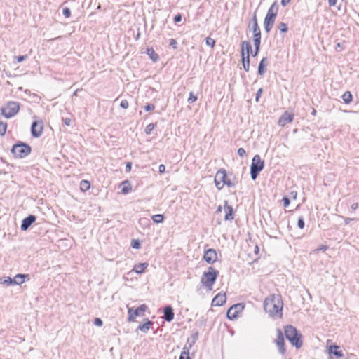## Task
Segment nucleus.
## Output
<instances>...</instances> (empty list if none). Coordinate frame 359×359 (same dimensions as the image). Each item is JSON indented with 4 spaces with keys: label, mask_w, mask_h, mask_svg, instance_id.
I'll return each instance as SVG.
<instances>
[{
    "label": "nucleus",
    "mask_w": 359,
    "mask_h": 359,
    "mask_svg": "<svg viewBox=\"0 0 359 359\" xmlns=\"http://www.w3.org/2000/svg\"><path fill=\"white\" fill-rule=\"evenodd\" d=\"M264 309L272 317H281L283 302L281 297L278 294H271L266 298L264 302Z\"/></svg>",
    "instance_id": "f257e3e1"
},
{
    "label": "nucleus",
    "mask_w": 359,
    "mask_h": 359,
    "mask_svg": "<svg viewBox=\"0 0 359 359\" xmlns=\"http://www.w3.org/2000/svg\"><path fill=\"white\" fill-rule=\"evenodd\" d=\"M278 11V5L277 2H273L267 11L264 20V27L266 32L269 33L275 22L276 18Z\"/></svg>",
    "instance_id": "f03ea898"
},
{
    "label": "nucleus",
    "mask_w": 359,
    "mask_h": 359,
    "mask_svg": "<svg viewBox=\"0 0 359 359\" xmlns=\"http://www.w3.org/2000/svg\"><path fill=\"white\" fill-rule=\"evenodd\" d=\"M285 334L288 341L297 348L302 346V341L300 339L301 335L298 333L297 329L292 325L285 327Z\"/></svg>",
    "instance_id": "7ed1b4c3"
},
{
    "label": "nucleus",
    "mask_w": 359,
    "mask_h": 359,
    "mask_svg": "<svg viewBox=\"0 0 359 359\" xmlns=\"http://www.w3.org/2000/svg\"><path fill=\"white\" fill-rule=\"evenodd\" d=\"M218 275V271L214 268L210 266L208 271H205L201 277V283L209 290L212 289V285L215 283Z\"/></svg>",
    "instance_id": "20e7f679"
},
{
    "label": "nucleus",
    "mask_w": 359,
    "mask_h": 359,
    "mask_svg": "<svg viewBox=\"0 0 359 359\" xmlns=\"http://www.w3.org/2000/svg\"><path fill=\"white\" fill-rule=\"evenodd\" d=\"M264 161L261 158L260 156L255 155L252 160L250 165V175L253 180L257 178L259 173L264 169Z\"/></svg>",
    "instance_id": "39448f33"
},
{
    "label": "nucleus",
    "mask_w": 359,
    "mask_h": 359,
    "mask_svg": "<svg viewBox=\"0 0 359 359\" xmlns=\"http://www.w3.org/2000/svg\"><path fill=\"white\" fill-rule=\"evenodd\" d=\"M11 152L15 157L22 158L31 153V147L25 143H18L13 146Z\"/></svg>",
    "instance_id": "423d86ee"
},
{
    "label": "nucleus",
    "mask_w": 359,
    "mask_h": 359,
    "mask_svg": "<svg viewBox=\"0 0 359 359\" xmlns=\"http://www.w3.org/2000/svg\"><path fill=\"white\" fill-rule=\"evenodd\" d=\"M20 110V104L17 102H8L5 107L1 108L2 114L6 118L15 116Z\"/></svg>",
    "instance_id": "0eeeda50"
},
{
    "label": "nucleus",
    "mask_w": 359,
    "mask_h": 359,
    "mask_svg": "<svg viewBox=\"0 0 359 359\" xmlns=\"http://www.w3.org/2000/svg\"><path fill=\"white\" fill-rule=\"evenodd\" d=\"M148 309L146 304H142L139 307L135 309H133L131 307L128 308V321L133 322L137 316H144V312Z\"/></svg>",
    "instance_id": "6e6552de"
},
{
    "label": "nucleus",
    "mask_w": 359,
    "mask_h": 359,
    "mask_svg": "<svg viewBox=\"0 0 359 359\" xmlns=\"http://www.w3.org/2000/svg\"><path fill=\"white\" fill-rule=\"evenodd\" d=\"M226 178H227L226 172L224 169H220L217 172L215 177V183L216 187L219 190H221L225 185V183H226Z\"/></svg>",
    "instance_id": "1a4fd4ad"
},
{
    "label": "nucleus",
    "mask_w": 359,
    "mask_h": 359,
    "mask_svg": "<svg viewBox=\"0 0 359 359\" xmlns=\"http://www.w3.org/2000/svg\"><path fill=\"white\" fill-rule=\"evenodd\" d=\"M244 309V306L241 304H236L231 306L226 313L227 318L230 320L235 319L238 317V314Z\"/></svg>",
    "instance_id": "9d476101"
},
{
    "label": "nucleus",
    "mask_w": 359,
    "mask_h": 359,
    "mask_svg": "<svg viewBox=\"0 0 359 359\" xmlns=\"http://www.w3.org/2000/svg\"><path fill=\"white\" fill-rule=\"evenodd\" d=\"M276 346H278V351L280 354L284 355L285 353L284 337L280 329H277V339L275 341Z\"/></svg>",
    "instance_id": "9b49d317"
},
{
    "label": "nucleus",
    "mask_w": 359,
    "mask_h": 359,
    "mask_svg": "<svg viewBox=\"0 0 359 359\" xmlns=\"http://www.w3.org/2000/svg\"><path fill=\"white\" fill-rule=\"evenodd\" d=\"M192 338L193 339L191 341H190L189 339L187 340V345L183 348L180 359H191L189 356V348L195 343V341L197 339V334L193 336Z\"/></svg>",
    "instance_id": "f8f14e48"
},
{
    "label": "nucleus",
    "mask_w": 359,
    "mask_h": 359,
    "mask_svg": "<svg viewBox=\"0 0 359 359\" xmlns=\"http://www.w3.org/2000/svg\"><path fill=\"white\" fill-rule=\"evenodd\" d=\"M43 132V125L41 121H34L31 127L32 135L34 137H39Z\"/></svg>",
    "instance_id": "ddd939ff"
},
{
    "label": "nucleus",
    "mask_w": 359,
    "mask_h": 359,
    "mask_svg": "<svg viewBox=\"0 0 359 359\" xmlns=\"http://www.w3.org/2000/svg\"><path fill=\"white\" fill-rule=\"evenodd\" d=\"M203 258L208 263L213 264L217 259L216 250L212 248L208 249L205 252Z\"/></svg>",
    "instance_id": "4468645a"
},
{
    "label": "nucleus",
    "mask_w": 359,
    "mask_h": 359,
    "mask_svg": "<svg viewBox=\"0 0 359 359\" xmlns=\"http://www.w3.org/2000/svg\"><path fill=\"white\" fill-rule=\"evenodd\" d=\"M294 114L285 111L279 118L278 125L284 126L286 124L291 123L293 121Z\"/></svg>",
    "instance_id": "2eb2a0df"
},
{
    "label": "nucleus",
    "mask_w": 359,
    "mask_h": 359,
    "mask_svg": "<svg viewBox=\"0 0 359 359\" xmlns=\"http://www.w3.org/2000/svg\"><path fill=\"white\" fill-rule=\"evenodd\" d=\"M36 216L33 215H30L28 217H25L22 221L21 229L22 231L27 230L30 227V226L36 221Z\"/></svg>",
    "instance_id": "dca6fc26"
},
{
    "label": "nucleus",
    "mask_w": 359,
    "mask_h": 359,
    "mask_svg": "<svg viewBox=\"0 0 359 359\" xmlns=\"http://www.w3.org/2000/svg\"><path fill=\"white\" fill-rule=\"evenodd\" d=\"M226 301V297L225 294L219 293L217 294L212 301V305L215 306H222Z\"/></svg>",
    "instance_id": "f3484780"
},
{
    "label": "nucleus",
    "mask_w": 359,
    "mask_h": 359,
    "mask_svg": "<svg viewBox=\"0 0 359 359\" xmlns=\"http://www.w3.org/2000/svg\"><path fill=\"white\" fill-rule=\"evenodd\" d=\"M164 313V319L170 322L174 318V312L173 309L171 306H167L164 308L163 310Z\"/></svg>",
    "instance_id": "a211bd4d"
},
{
    "label": "nucleus",
    "mask_w": 359,
    "mask_h": 359,
    "mask_svg": "<svg viewBox=\"0 0 359 359\" xmlns=\"http://www.w3.org/2000/svg\"><path fill=\"white\" fill-rule=\"evenodd\" d=\"M224 212H225L224 219L226 220H233V208L231 206L227 205L226 201H225Z\"/></svg>",
    "instance_id": "6ab92c4d"
},
{
    "label": "nucleus",
    "mask_w": 359,
    "mask_h": 359,
    "mask_svg": "<svg viewBox=\"0 0 359 359\" xmlns=\"http://www.w3.org/2000/svg\"><path fill=\"white\" fill-rule=\"evenodd\" d=\"M241 48L242 56L245 55V50L246 51V55L250 56V53L252 50V47L249 41H243L241 44Z\"/></svg>",
    "instance_id": "aec40b11"
},
{
    "label": "nucleus",
    "mask_w": 359,
    "mask_h": 359,
    "mask_svg": "<svg viewBox=\"0 0 359 359\" xmlns=\"http://www.w3.org/2000/svg\"><path fill=\"white\" fill-rule=\"evenodd\" d=\"M148 265H149L148 263H146V262L135 264L134 266L133 271H135L137 274H141V273H144V270L147 268Z\"/></svg>",
    "instance_id": "412c9836"
},
{
    "label": "nucleus",
    "mask_w": 359,
    "mask_h": 359,
    "mask_svg": "<svg viewBox=\"0 0 359 359\" xmlns=\"http://www.w3.org/2000/svg\"><path fill=\"white\" fill-rule=\"evenodd\" d=\"M153 325V322L149 320L148 319L147 320L146 323H143V324H140L139 326H138V329L140 330L142 332H143L144 333H147L149 332V330H150L151 328V326Z\"/></svg>",
    "instance_id": "4be33fe9"
},
{
    "label": "nucleus",
    "mask_w": 359,
    "mask_h": 359,
    "mask_svg": "<svg viewBox=\"0 0 359 359\" xmlns=\"http://www.w3.org/2000/svg\"><path fill=\"white\" fill-rule=\"evenodd\" d=\"M28 278V275L17 274L13 278L14 285H21L25 281V278Z\"/></svg>",
    "instance_id": "5701e85b"
},
{
    "label": "nucleus",
    "mask_w": 359,
    "mask_h": 359,
    "mask_svg": "<svg viewBox=\"0 0 359 359\" xmlns=\"http://www.w3.org/2000/svg\"><path fill=\"white\" fill-rule=\"evenodd\" d=\"M267 65V58L266 57H264L259 62V67H258V74L261 76L264 75L265 72H266V69H265V67Z\"/></svg>",
    "instance_id": "b1692460"
},
{
    "label": "nucleus",
    "mask_w": 359,
    "mask_h": 359,
    "mask_svg": "<svg viewBox=\"0 0 359 359\" xmlns=\"http://www.w3.org/2000/svg\"><path fill=\"white\" fill-rule=\"evenodd\" d=\"M147 53L150 57V59L154 62H156L159 58L158 54L154 51V50L152 48H148L147 49Z\"/></svg>",
    "instance_id": "393cba45"
},
{
    "label": "nucleus",
    "mask_w": 359,
    "mask_h": 359,
    "mask_svg": "<svg viewBox=\"0 0 359 359\" xmlns=\"http://www.w3.org/2000/svg\"><path fill=\"white\" fill-rule=\"evenodd\" d=\"M121 186H123L121 193L123 194H127L132 190L131 186L127 180L123 182Z\"/></svg>",
    "instance_id": "a878e982"
},
{
    "label": "nucleus",
    "mask_w": 359,
    "mask_h": 359,
    "mask_svg": "<svg viewBox=\"0 0 359 359\" xmlns=\"http://www.w3.org/2000/svg\"><path fill=\"white\" fill-rule=\"evenodd\" d=\"M339 346H330L329 348L330 353H332L337 357L343 356V354L341 351H338Z\"/></svg>",
    "instance_id": "bb28decb"
},
{
    "label": "nucleus",
    "mask_w": 359,
    "mask_h": 359,
    "mask_svg": "<svg viewBox=\"0 0 359 359\" xmlns=\"http://www.w3.org/2000/svg\"><path fill=\"white\" fill-rule=\"evenodd\" d=\"M243 69L246 72H249L250 69V56H242Z\"/></svg>",
    "instance_id": "cd10ccee"
},
{
    "label": "nucleus",
    "mask_w": 359,
    "mask_h": 359,
    "mask_svg": "<svg viewBox=\"0 0 359 359\" xmlns=\"http://www.w3.org/2000/svg\"><path fill=\"white\" fill-rule=\"evenodd\" d=\"M252 30L253 33L260 32V29L258 26L257 16L255 15L252 18Z\"/></svg>",
    "instance_id": "c85d7f7f"
},
{
    "label": "nucleus",
    "mask_w": 359,
    "mask_h": 359,
    "mask_svg": "<svg viewBox=\"0 0 359 359\" xmlns=\"http://www.w3.org/2000/svg\"><path fill=\"white\" fill-rule=\"evenodd\" d=\"M342 99L346 104H349L353 99L352 94L349 91H346L342 95Z\"/></svg>",
    "instance_id": "c756f323"
},
{
    "label": "nucleus",
    "mask_w": 359,
    "mask_h": 359,
    "mask_svg": "<svg viewBox=\"0 0 359 359\" xmlns=\"http://www.w3.org/2000/svg\"><path fill=\"white\" fill-rule=\"evenodd\" d=\"M90 187V182L86 180H82L80 183V189L83 191H88Z\"/></svg>",
    "instance_id": "7c9ffc66"
},
{
    "label": "nucleus",
    "mask_w": 359,
    "mask_h": 359,
    "mask_svg": "<svg viewBox=\"0 0 359 359\" xmlns=\"http://www.w3.org/2000/svg\"><path fill=\"white\" fill-rule=\"evenodd\" d=\"M163 219H164V216L161 214H157V215L152 216V220L154 221V222H155L156 224L163 222Z\"/></svg>",
    "instance_id": "2f4dec72"
},
{
    "label": "nucleus",
    "mask_w": 359,
    "mask_h": 359,
    "mask_svg": "<svg viewBox=\"0 0 359 359\" xmlns=\"http://www.w3.org/2000/svg\"><path fill=\"white\" fill-rule=\"evenodd\" d=\"M278 28L282 33H285L288 30L287 25L285 22L279 23Z\"/></svg>",
    "instance_id": "473e14b6"
},
{
    "label": "nucleus",
    "mask_w": 359,
    "mask_h": 359,
    "mask_svg": "<svg viewBox=\"0 0 359 359\" xmlns=\"http://www.w3.org/2000/svg\"><path fill=\"white\" fill-rule=\"evenodd\" d=\"M7 124L4 122H0V135H4L6 133Z\"/></svg>",
    "instance_id": "72a5a7b5"
},
{
    "label": "nucleus",
    "mask_w": 359,
    "mask_h": 359,
    "mask_svg": "<svg viewBox=\"0 0 359 359\" xmlns=\"http://www.w3.org/2000/svg\"><path fill=\"white\" fill-rule=\"evenodd\" d=\"M205 43H206L207 46L212 48V47H214V46L215 44V41L211 37H207L205 39Z\"/></svg>",
    "instance_id": "f704fd0d"
},
{
    "label": "nucleus",
    "mask_w": 359,
    "mask_h": 359,
    "mask_svg": "<svg viewBox=\"0 0 359 359\" xmlns=\"http://www.w3.org/2000/svg\"><path fill=\"white\" fill-rule=\"evenodd\" d=\"M196 100H197V97L195 96L192 92H191L189 94V97L187 100V102L189 104H191V103H194V102H196Z\"/></svg>",
    "instance_id": "c9c22d12"
},
{
    "label": "nucleus",
    "mask_w": 359,
    "mask_h": 359,
    "mask_svg": "<svg viewBox=\"0 0 359 359\" xmlns=\"http://www.w3.org/2000/svg\"><path fill=\"white\" fill-rule=\"evenodd\" d=\"M132 248L135 249H139L140 248V243L138 240H133L131 242Z\"/></svg>",
    "instance_id": "e433bc0d"
},
{
    "label": "nucleus",
    "mask_w": 359,
    "mask_h": 359,
    "mask_svg": "<svg viewBox=\"0 0 359 359\" xmlns=\"http://www.w3.org/2000/svg\"><path fill=\"white\" fill-rule=\"evenodd\" d=\"M297 226L299 229H303L304 227V220L302 216H300L298 219Z\"/></svg>",
    "instance_id": "4c0bfd02"
},
{
    "label": "nucleus",
    "mask_w": 359,
    "mask_h": 359,
    "mask_svg": "<svg viewBox=\"0 0 359 359\" xmlns=\"http://www.w3.org/2000/svg\"><path fill=\"white\" fill-rule=\"evenodd\" d=\"M154 124L150 123L147 126V127L145 128V133L147 134H150L151 132L154 130Z\"/></svg>",
    "instance_id": "58836bf2"
},
{
    "label": "nucleus",
    "mask_w": 359,
    "mask_h": 359,
    "mask_svg": "<svg viewBox=\"0 0 359 359\" xmlns=\"http://www.w3.org/2000/svg\"><path fill=\"white\" fill-rule=\"evenodd\" d=\"M4 283L7 285H14L13 278H11V277H6L4 280Z\"/></svg>",
    "instance_id": "ea45409f"
},
{
    "label": "nucleus",
    "mask_w": 359,
    "mask_h": 359,
    "mask_svg": "<svg viewBox=\"0 0 359 359\" xmlns=\"http://www.w3.org/2000/svg\"><path fill=\"white\" fill-rule=\"evenodd\" d=\"M62 13L66 18H69L71 16V11L68 8H64L62 10Z\"/></svg>",
    "instance_id": "a19ab883"
},
{
    "label": "nucleus",
    "mask_w": 359,
    "mask_h": 359,
    "mask_svg": "<svg viewBox=\"0 0 359 359\" xmlns=\"http://www.w3.org/2000/svg\"><path fill=\"white\" fill-rule=\"evenodd\" d=\"M120 106L123 109H127L129 106L128 102L126 100H123L121 102Z\"/></svg>",
    "instance_id": "79ce46f5"
},
{
    "label": "nucleus",
    "mask_w": 359,
    "mask_h": 359,
    "mask_svg": "<svg viewBox=\"0 0 359 359\" xmlns=\"http://www.w3.org/2000/svg\"><path fill=\"white\" fill-rule=\"evenodd\" d=\"M262 93V88H259L256 93L255 101L257 102H259V97H261Z\"/></svg>",
    "instance_id": "37998d69"
},
{
    "label": "nucleus",
    "mask_w": 359,
    "mask_h": 359,
    "mask_svg": "<svg viewBox=\"0 0 359 359\" xmlns=\"http://www.w3.org/2000/svg\"><path fill=\"white\" fill-rule=\"evenodd\" d=\"M238 154L241 156V157H243L244 156H245L246 154V152H245V150L243 149V148H239L238 149Z\"/></svg>",
    "instance_id": "c03bdc74"
},
{
    "label": "nucleus",
    "mask_w": 359,
    "mask_h": 359,
    "mask_svg": "<svg viewBox=\"0 0 359 359\" xmlns=\"http://www.w3.org/2000/svg\"><path fill=\"white\" fill-rule=\"evenodd\" d=\"M94 324L96 326H102L103 323H102V320L100 318H96L95 319V320H94Z\"/></svg>",
    "instance_id": "a18cd8bd"
},
{
    "label": "nucleus",
    "mask_w": 359,
    "mask_h": 359,
    "mask_svg": "<svg viewBox=\"0 0 359 359\" xmlns=\"http://www.w3.org/2000/svg\"><path fill=\"white\" fill-rule=\"evenodd\" d=\"M226 182L225 183V185H226L228 187H233L235 186V183L233 182L231 180L229 179H227L226 178Z\"/></svg>",
    "instance_id": "49530a36"
},
{
    "label": "nucleus",
    "mask_w": 359,
    "mask_h": 359,
    "mask_svg": "<svg viewBox=\"0 0 359 359\" xmlns=\"http://www.w3.org/2000/svg\"><path fill=\"white\" fill-rule=\"evenodd\" d=\"M27 55H20V56L15 57L18 62H21L24 61L25 60L27 59Z\"/></svg>",
    "instance_id": "de8ad7c7"
},
{
    "label": "nucleus",
    "mask_w": 359,
    "mask_h": 359,
    "mask_svg": "<svg viewBox=\"0 0 359 359\" xmlns=\"http://www.w3.org/2000/svg\"><path fill=\"white\" fill-rule=\"evenodd\" d=\"M154 104H149L147 105H146L144 107V110L148 111H151V110H154Z\"/></svg>",
    "instance_id": "09e8293b"
},
{
    "label": "nucleus",
    "mask_w": 359,
    "mask_h": 359,
    "mask_svg": "<svg viewBox=\"0 0 359 359\" xmlns=\"http://www.w3.org/2000/svg\"><path fill=\"white\" fill-rule=\"evenodd\" d=\"M62 121L66 126H69L72 124V119L69 118H63Z\"/></svg>",
    "instance_id": "8fccbe9b"
},
{
    "label": "nucleus",
    "mask_w": 359,
    "mask_h": 359,
    "mask_svg": "<svg viewBox=\"0 0 359 359\" xmlns=\"http://www.w3.org/2000/svg\"><path fill=\"white\" fill-rule=\"evenodd\" d=\"M283 201L284 207H287L290 205V201L287 197H284Z\"/></svg>",
    "instance_id": "3c124183"
},
{
    "label": "nucleus",
    "mask_w": 359,
    "mask_h": 359,
    "mask_svg": "<svg viewBox=\"0 0 359 359\" xmlns=\"http://www.w3.org/2000/svg\"><path fill=\"white\" fill-rule=\"evenodd\" d=\"M182 20V15L180 14H177L174 18L175 22H180Z\"/></svg>",
    "instance_id": "603ef678"
},
{
    "label": "nucleus",
    "mask_w": 359,
    "mask_h": 359,
    "mask_svg": "<svg viewBox=\"0 0 359 359\" xmlns=\"http://www.w3.org/2000/svg\"><path fill=\"white\" fill-rule=\"evenodd\" d=\"M261 43V39H254L255 48H259Z\"/></svg>",
    "instance_id": "864d4df0"
},
{
    "label": "nucleus",
    "mask_w": 359,
    "mask_h": 359,
    "mask_svg": "<svg viewBox=\"0 0 359 359\" xmlns=\"http://www.w3.org/2000/svg\"><path fill=\"white\" fill-rule=\"evenodd\" d=\"M158 170L161 174L164 173L165 171V166L163 164H161L158 167Z\"/></svg>",
    "instance_id": "5fc2aeb1"
},
{
    "label": "nucleus",
    "mask_w": 359,
    "mask_h": 359,
    "mask_svg": "<svg viewBox=\"0 0 359 359\" xmlns=\"http://www.w3.org/2000/svg\"><path fill=\"white\" fill-rule=\"evenodd\" d=\"M132 163L130 162H128L126 165V171L130 172L131 170Z\"/></svg>",
    "instance_id": "6e6d98bb"
},
{
    "label": "nucleus",
    "mask_w": 359,
    "mask_h": 359,
    "mask_svg": "<svg viewBox=\"0 0 359 359\" xmlns=\"http://www.w3.org/2000/svg\"><path fill=\"white\" fill-rule=\"evenodd\" d=\"M176 44H177V41L175 39H171L170 40V45L172 46L174 48H176Z\"/></svg>",
    "instance_id": "4d7b16f0"
},
{
    "label": "nucleus",
    "mask_w": 359,
    "mask_h": 359,
    "mask_svg": "<svg viewBox=\"0 0 359 359\" xmlns=\"http://www.w3.org/2000/svg\"><path fill=\"white\" fill-rule=\"evenodd\" d=\"M337 2V0H328V4L330 6H334Z\"/></svg>",
    "instance_id": "13d9d810"
},
{
    "label": "nucleus",
    "mask_w": 359,
    "mask_h": 359,
    "mask_svg": "<svg viewBox=\"0 0 359 359\" xmlns=\"http://www.w3.org/2000/svg\"><path fill=\"white\" fill-rule=\"evenodd\" d=\"M254 34V39H261V32L253 33Z\"/></svg>",
    "instance_id": "bf43d9fd"
},
{
    "label": "nucleus",
    "mask_w": 359,
    "mask_h": 359,
    "mask_svg": "<svg viewBox=\"0 0 359 359\" xmlns=\"http://www.w3.org/2000/svg\"><path fill=\"white\" fill-rule=\"evenodd\" d=\"M291 0H282L281 1V4L283 6H287L290 2Z\"/></svg>",
    "instance_id": "052dcab7"
},
{
    "label": "nucleus",
    "mask_w": 359,
    "mask_h": 359,
    "mask_svg": "<svg viewBox=\"0 0 359 359\" xmlns=\"http://www.w3.org/2000/svg\"><path fill=\"white\" fill-rule=\"evenodd\" d=\"M327 246L321 245L317 250H322V251L325 252V250H327Z\"/></svg>",
    "instance_id": "680f3d73"
},
{
    "label": "nucleus",
    "mask_w": 359,
    "mask_h": 359,
    "mask_svg": "<svg viewBox=\"0 0 359 359\" xmlns=\"http://www.w3.org/2000/svg\"><path fill=\"white\" fill-rule=\"evenodd\" d=\"M358 204L357 203H355L351 205V208L352 210H356L358 208Z\"/></svg>",
    "instance_id": "e2e57ef3"
},
{
    "label": "nucleus",
    "mask_w": 359,
    "mask_h": 359,
    "mask_svg": "<svg viewBox=\"0 0 359 359\" xmlns=\"http://www.w3.org/2000/svg\"><path fill=\"white\" fill-rule=\"evenodd\" d=\"M259 48H255V53L252 54V56L253 57H256L259 53Z\"/></svg>",
    "instance_id": "0e129e2a"
},
{
    "label": "nucleus",
    "mask_w": 359,
    "mask_h": 359,
    "mask_svg": "<svg viewBox=\"0 0 359 359\" xmlns=\"http://www.w3.org/2000/svg\"><path fill=\"white\" fill-rule=\"evenodd\" d=\"M353 219H351V218H346L345 219V223L346 224H348L350 222V221L353 220Z\"/></svg>",
    "instance_id": "69168bd1"
},
{
    "label": "nucleus",
    "mask_w": 359,
    "mask_h": 359,
    "mask_svg": "<svg viewBox=\"0 0 359 359\" xmlns=\"http://www.w3.org/2000/svg\"><path fill=\"white\" fill-rule=\"evenodd\" d=\"M61 38H62V36H60L55 37V39H50V40H51V41H52V40H57V39H61Z\"/></svg>",
    "instance_id": "338daca9"
},
{
    "label": "nucleus",
    "mask_w": 359,
    "mask_h": 359,
    "mask_svg": "<svg viewBox=\"0 0 359 359\" xmlns=\"http://www.w3.org/2000/svg\"><path fill=\"white\" fill-rule=\"evenodd\" d=\"M221 210H222V207H221V206H219V207H218V209H217V211H221Z\"/></svg>",
    "instance_id": "774afa93"
}]
</instances>
